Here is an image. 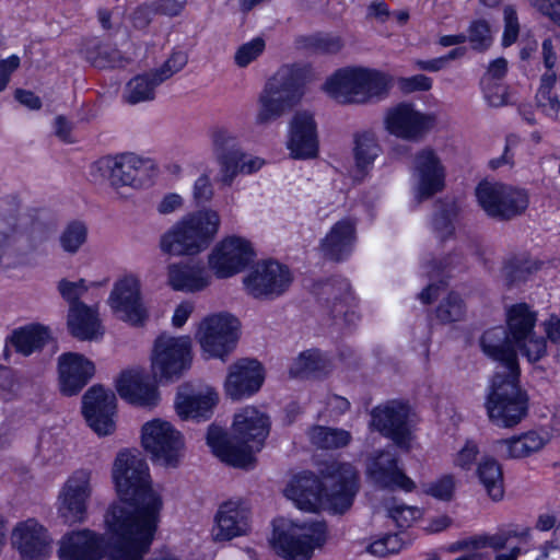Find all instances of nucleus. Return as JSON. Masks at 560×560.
<instances>
[{
    "mask_svg": "<svg viewBox=\"0 0 560 560\" xmlns=\"http://www.w3.org/2000/svg\"><path fill=\"white\" fill-rule=\"evenodd\" d=\"M108 171L113 187H140L147 174L149 161H144L133 153H122L115 158H106L100 162Z\"/></svg>",
    "mask_w": 560,
    "mask_h": 560,
    "instance_id": "obj_29",
    "label": "nucleus"
},
{
    "mask_svg": "<svg viewBox=\"0 0 560 560\" xmlns=\"http://www.w3.org/2000/svg\"><path fill=\"white\" fill-rule=\"evenodd\" d=\"M288 149L294 159H313L318 154L317 124L314 114L298 110L290 120Z\"/></svg>",
    "mask_w": 560,
    "mask_h": 560,
    "instance_id": "obj_25",
    "label": "nucleus"
},
{
    "mask_svg": "<svg viewBox=\"0 0 560 560\" xmlns=\"http://www.w3.org/2000/svg\"><path fill=\"white\" fill-rule=\"evenodd\" d=\"M142 445L152 459L176 466L183 447L182 435L167 421L154 419L142 427Z\"/></svg>",
    "mask_w": 560,
    "mask_h": 560,
    "instance_id": "obj_16",
    "label": "nucleus"
},
{
    "mask_svg": "<svg viewBox=\"0 0 560 560\" xmlns=\"http://www.w3.org/2000/svg\"><path fill=\"white\" fill-rule=\"evenodd\" d=\"M355 243V225L349 219L336 222L320 242V249L325 258L332 261L347 259Z\"/></svg>",
    "mask_w": 560,
    "mask_h": 560,
    "instance_id": "obj_32",
    "label": "nucleus"
},
{
    "mask_svg": "<svg viewBox=\"0 0 560 560\" xmlns=\"http://www.w3.org/2000/svg\"><path fill=\"white\" fill-rule=\"evenodd\" d=\"M542 14L560 26V0H529Z\"/></svg>",
    "mask_w": 560,
    "mask_h": 560,
    "instance_id": "obj_64",
    "label": "nucleus"
},
{
    "mask_svg": "<svg viewBox=\"0 0 560 560\" xmlns=\"http://www.w3.org/2000/svg\"><path fill=\"white\" fill-rule=\"evenodd\" d=\"M413 176L417 179L415 197L418 202L430 199L444 188L445 171L431 149H423L416 155Z\"/></svg>",
    "mask_w": 560,
    "mask_h": 560,
    "instance_id": "obj_24",
    "label": "nucleus"
},
{
    "mask_svg": "<svg viewBox=\"0 0 560 560\" xmlns=\"http://www.w3.org/2000/svg\"><path fill=\"white\" fill-rule=\"evenodd\" d=\"M472 49L483 51L492 44L489 24L485 20L474 21L468 27V36Z\"/></svg>",
    "mask_w": 560,
    "mask_h": 560,
    "instance_id": "obj_50",
    "label": "nucleus"
},
{
    "mask_svg": "<svg viewBox=\"0 0 560 560\" xmlns=\"http://www.w3.org/2000/svg\"><path fill=\"white\" fill-rule=\"evenodd\" d=\"M482 352L499 363L498 372L503 374L521 373L517 346L505 327L495 326L486 330L480 337Z\"/></svg>",
    "mask_w": 560,
    "mask_h": 560,
    "instance_id": "obj_23",
    "label": "nucleus"
},
{
    "mask_svg": "<svg viewBox=\"0 0 560 560\" xmlns=\"http://www.w3.org/2000/svg\"><path fill=\"white\" fill-rule=\"evenodd\" d=\"M371 425L384 436L389 438L401 450H410L411 432L408 427V405L390 400L375 407L371 412Z\"/></svg>",
    "mask_w": 560,
    "mask_h": 560,
    "instance_id": "obj_18",
    "label": "nucleus"
},
{
    "mask_svg": "<svg viewBox=\"0 0 560 560\" xmlns=\"http://www.w3.org/2000/svg\"><path fill=\"white\" fill-rule=\"evenodd\" d=\"M384 122L390 135L407 141H419L434 127L436 118L433 114L415 109L410 103H400L387 110Z\"/></svg>",
    "mask_w": 560,
    "mask_h": 560,
    "instance_id": "obj_17",
    "label": "nucleus"
},
{
    "mask_svg": "<svg viewBox=\"0 0 560 560\" xmlns=\"http://www.w3.org/2000/svg\"><path fill=\"white\" fill-rule=\"evenodd\" d=\"M249 295L258 300H275L292 283L289 268L275 260L258 262L243 280Z\"/></svg>",
    "mask_w": 560,
    "mask_h": 560,
    "instance_id": "obj_13",
    "label": "nucleus"
},
{
    "mask_svg": "<svg viewBox=\"0 0 560 560\" xmlns=\"http://www.w3.org/2000/svg\"><path fill=\"white\" fill-rule=\"evenodd\" d=\"M476 197L486 214L497 221H510L522 215L529 203L525 190L501 183H479Z\"/></svg>",
    "mask_w": 560,
    "mask_h": 560,
    "instance_id": "obj_9",
    "label": "nucleus"
},
{
    "mask_svg": "<svg viewBox=\"0 0 560 560\" xmlns=\"http://www.w3.org/2000/svg\"><path fill=\"white\" fill-rule=\"evenodd\" d=\"M312 444L323 450H336L347 446L351 441L349 431L338 428L316 425L310 432Z\"/></svg>",
    "mask_w": 560,
    "mask_h": 560,
    "instance_id": "obj_46",
    "label": "nucleus"
},
{
    "mask_svg": "<svg viewBox=\"0 0 560 560\" xmlns=\"http://www.w3.org/2000/svg\"><path fill=\"white\" fill-rule=\"evenodd\" d=\"M436 210L432 218V229L436 236L444 241L453 236L455 232L454 222L459 214V207L453 200L438 201Z\"/></svg>",
    "mask_w": 560,
    "mask_h": 560,
    "instance_id": "obj_45",
    "label": "nucleus"
},
{
    "mask_svg": "<svg viewBox=\"0 0 560 560\" xmlns=\"http://www.w3.org/2000/svg\"><path fill=\"white\" fill-rule=\"evenodd\" d=\"M11 541L22 560H45L51 552L52 539L35 518L18 523L12 530Z\"/></svg>",
    "mask_w": 560,
    "mask_h": 560,
    "instance_id": "obj_21",
    "label": "nucleus"
},
{
    "mask_svg": "<svg viewBox=\"0 0 560 560\" xmlns=\"http://www.w3.org/2000/svg\"><path fill=\"white\" fill-rule=\"evenodd\" d=\"M307 68L296 65L281 67L266 83L259 96V110L256 121L268 124L279 118L301 98Z\"/></svg>",
    "mask_w": 560,
    "mask_h": 560,
    "instance_id": "obj_6",
    "label": "nucleus"
},
{
    "mask_svg": "<svg viewBox=\"0 0 560 560\" xmlns=\"http://www.w3.org/2000/svg\"><path fill=\"white\" fill-rule=\"evenodd\" d=\"M397 83L404 93L425 92L432 88V79L424 74L399 78Z\"/></svg>",
    "mask_w": 560,
    "mask_h": 560,
    "instance_id": "obj_60",
    "label": "nucleus"
},
{
    "mask_svg": "<svg viewBox=\"0 0 560 560\" xmlns=\"http://www.w3.org/2000/svg\"><path fill=\"white\" fill-rule=\"evenodd\" d=\"M324 90L341 104H364L386 94L388 81L376 70L343 68L327 79Z\"/></svg>",
    "mask_w": 560,
    "mask_h": 560,
    "instance_id": "obj_7",
    "label": "nucleus"
},
{
    "mask_svg": "<svg viewBox=\"0 0 560 560\" xmlns=\"http://www.w3.org/2000/svg\"><path fill=\"white\" fill-rule=\"evenodd\" d=\"M557 82L555 72H546L540 78V85L536 93V104L547 115L557 114L560 109V101L558 95L552 92Z\"/></svg>",
    "mask_w": 560,
    "mask_h": 560,
    "instance_id": "obj_47",
    "label": "nucleus"
},
{
    "mask_svg": "<svg viewBox=\"0 0 560 560\" xmlns=\"http://www.w3.org/2000/svg\"><path fill=\"white\" fill-rule=\"evenodd\" d=\"M220 226L213 210H200L184 217L160 238V249L172 256H194L208 248Z\"/></svg>",
    "mask_w": 560,
    "mask_h": 560,
    "instance_id": "obj_4",
    "label": "nucleus"
},
{
    "mask_svg": "<svg viewBox=\"0 0 560 560\" xmlns=\"http://www.w3.org/2000/svg\"><path fill=\"white\" fill-rule=\"evenodd\" d=\"M67 325L70 334L79 340L97 339L104 334L96 312L85 304L70 306Z\"/></svg>",
    "mask_w": 560,
    "mask_h": 560,
    "instance_id": "obj_36",
    "label": "nucleus"
},
{
    "mask_svg": "<svg viewBox=\"0 0 560 560\" xmlns=\"http://www.w3.org/2000/svg\"><path fill=\"white\" fill-rule=\"evenodd\" d=\"M269 429V417L247 406L234 416L231 438L226 436L222 428L211 424L207 432V444L222 462L248 469L254 466V453L261 450Z\"/></svg>",
    "mask_w": 560,
    "mask_h": 560,
    "instance_id": "obj_3",
    "label": "nucleus"
},
{
    "mask_svg": "<svg viewBox=\"0 0 560 560\" xmlns=\"http://www.w3.org/2000/svg\"><path fill=\"white\" fill-rule=\"evenodd\" d=\"M381 148L376 138L371 132L355 133L353 154L355 160L357 171L365 175L368 168L373 164L374 160L378 156Z\"/></svg>",
    "mask_w": 560,
    "mask_h": 560,
    "instance_id": "obj_44",
    "label": "nucleus"
},
{
    "mask_svg": "<svg viewBox=\"0 0 560 560\" xmlns=\"http://www.w3.org/2000/svg\"><path fill=\"white\" fill-rule=\"evenodd\" d=\"M188 61V56L184 51H174L170 58L152 73L163 83L175 73L180 71Z\"/></svg>",
    "mask_w": 560,
    "mask_h": 560,
    "instance_id": "obj_52",
    "label": "nucleus"
},
{
    "mask_svg": "<svg viewBox=\"0 0 560 560\" xmlns=\"http://www.w3.org/2000/svg\"><path fill=\"white\" fill-rule=\"evenodd\" d=\"M477 476L492 500L499 501L503 498V471L497 459L489 456L482 457L477 467Z\"/></svg>",
    "mask_w": 560,
    "mask_h": 560,
    "instance_id": "obj_42",
    "label": "nucleus"
},
{
    "mask_svg": "<svg viewBox=\"0 0 560 560\" xmlns=\"http://www.w3.org/2000/svg\"><path fill=\"white\" fill-rule=\"evenodd\" d=\"M455 490V479L452 475H444L425 486L424 492L438 500L450 501Z\"/></svg>",
    "mask_w": 560,
    "mask_h": 560,
    "instance_id": "obj_53",
    "label": "nucleus"
},
{
    "mask_svg": "<svg viewBox=\"0 0 560 560\" xmlns=\"http://www.w3.org/2000/svg\"><path fill=\"white\" fill-rule=\"evenodd\" d=\"M215 158L238 149L236 137L224 128H217L211 133Z\"/></svg>",
    "mask_w": 560,
    "mask_h": 560,
    "instance_id": "obj_54",
    "label": "nucleus"
},
{
    "mask_svg": "<svg viewBox=\"0 0 560 560\" xmlns=\"http://www.w3.org/2000/svg\"><path fill=\"white\" fill-rule=\"evenodd\" d=\"M339 284L342 293L339 298H335L331 316L334 319H338L342 316L345 322H352L357 318V315L354 312H350L347 306L348 300L350 299V285L346 280H341Z\"/></svg>",
    "mask_w": 560,
    "mask_h": 560,
    "instance_id": "obj_57",
    "label": "nucleus"
},
{
    "mask_svg": "<svg viewBox=\"0 0 560 560\" xmlns=\"http://www.w3.org/2000/svg\"><path fill=\"white\" fill-rule=\"evenodd\" d=\"M246 155L238 148L232 152L217 158L222 173V183L230 186L238 173L250 174L262 166V161L258 158L245 161Z\"/></svg>",
    "mask_w": 560,
    "mask_h": 560,
    "instance_id": "obj_40",
    "label": "nucleus"
},
{
    "mask_svg": "<svg viewBox=\"0 0 560 560\" xmlns=\"http://www.w3.org/2000/svg\"><path fill=\"white\" fill-rule=\"evenodd\" d=\"M327 539V526L323 521L292 523L288 530L275 527L272 544L278 553L288 560H310L314 549Z\"/></svg>",
    "mask_w": 560,
    "mask_h": 560,
    "instance_id": "obj_8",
    "label": "nucleus"
},
{
    "mask_svg": "<svg viewBox=\"0 0 560 560\" xmlns=\"http://www.w3.org/2000/svg\"><path fill=\"white\" fill-rule=\"evenodd\" d=\"M192 197L196 205H205L213 197V187L210 177L207 174L199 176L192 189Z\"/></svg>",
    "mask_w": 560,
    "mask_h": 560,
    "instance_id": "obj_62",
    "label": "nucleus"
},
{
    "mask_svg": "<svg viewBox=\"0 0 560 560\" xmlns=\"http://www.w3.org/2000/svg\"><path fill=\"white\" fill-rule=\"evenodd\" d=\"M80 52L89 63L98 69L120 67L125 61L120 50L98 38L85 39Z\"/></svg>",
    "mask_w": 560,
    "mask_h": 560,
    "instance_id": "obj_38",
    "label": "nucleus"
},
{
    "mask_svg": "<svg viewBox=\"0 0 560 560\" xmlns=\"http://www.w3.org/2000/svg\"><path fill=\"white\" fill-rule=\"evenodd\" d=\"M479 454L478 445L474 441H467L457 453L455 465L463 469H470Z\"/></svg>",
    "mask_w": 560,
    "mask_h": 560,
    "instance_id": "obj_63",
    "label": "nucleus"
},
{
    "mask_svg": "<svg viewBox=\"0 0 560 560\" xmlns=\"http://www.w3.org/2000/svg\"><path fill=\"white\" fill-rule=\"evenodd\" d=\"M520 374L495 372L485 407L490 422L499 428H514L527 416L528 395L520 386Z\"/></svg>",
    "mask_w": 560,
    "mask_h": 560,
    "instance_id": "obj_5",
    "label": "nucleus"
},
{
    "mask_svg": "<svg viewBox=\"0 0 560 560\" xmlns=\"http://www.w3.org/2000/svg\"><path fill=\"white\" fill-rule=\"evenodd\" d=\"M160 84H162L161 81L152 71L138 74L127 83L124 100L130 105L153 101L155 98V89Z\"/></svg>",
    "mask_w": 560,
    "mask_h": 560,
    "instance_id": "obj_43",
    "label": "nucleus"
},
{
    "mask_svg": "<svg viewBox=\"0 0 560 560\" xmlns=\"http://www.w3.org/2000/svg\"><path fill=\"white\" fill-rule=\"evenodd\" d=\"M329 362L317 349H310L299 354L292 362L289 374L294 378H308L327 373Z\"/></svg>",
    "mask_w": 560,
    "mask_h": 560,
    "instance_id": "obj_41",
    "label": "nucleus"
},
{
    "mask_svg": "<svg viewBox=\"0 0 560 560\" xmlns=\"http://www.w3.org/2000/svg\"><path fill=\"white\" fill-rule=\"evenodd\" d=\"M255 257L252 244L238 236L224 238L209 255V267L220 278H229L242 271Z\"/></svg>",
    "mask_w": 560,
    "mask_h": 560,
    "instance_id": "obj_19",
    "label": "nucleus"
},
{
    "mask_svg": "<svg viewBox=\"0 0 560 560\" xmlns=\"http://www.w3.org/2000/svg\"><path fill=\"white\" fill-rule=\"evenodd\" d=\"M113 480L119 500L105 514V524L121 541L112 547V560H143L156 533L163 506L152 489L145 459L138 451L119 452L115 458Z\"/></svg>",
    "mask_w": 560,
    "mask_h": 560,
    "instance_id": "obj_1",
    "label": "nucleus"
},
{
    "mask_svg": "<svg viewBox=\"0 0 560 560\" xmlns=\"http://www.w3.org/2000/svg\"><path fill=\"white\" fill-rule=\"evenodd\" d=\"M240 322L230 314H217L207 317L200 324L197 334L205 352L213 358L223 359L236 346Z\"/></svg>",
    "mask_w": 560,
    "mask_h": 560,
    "instance_id": "obj_14",
    "label": "nucleus"
},
{
    "mask_svg": "<svg viewBox=\"0 0 560 560\" xmlns=\"http://www.w3.org/2000/svg\"><path fill=\"white\" fill-rule=\"evenodd\" d=\"M58 373L61 393L72 396L93 377L95 365L83 354L66 352L58 358Z\"/></svg>",
    "mask_w": 560,
    "mask_h": 560,
    "instance_id": "obj_28",
    "label": "nucleus"
},
{
    "mask_svg": "<svg viewBox=\"0 0 560 560\" xmlns=\"http://www.w3.org/2000/svg\"><path fill=\"white\" fill-rule=\"evenodd\" d=\"M366 476L382 489L397 487L410 492L416 488V483L398 467L397 455L388 450L376 451L369 457Z\"/></svg>",
    "mask_w": 560,
    "mask_h": 560,
    "instance_id": "obj_22",
    "label": "nucleus"
},
{
    "mask_svg": "<svg viewBox=\"0 0 560 560\" xmlns=\"http://www.w3.org/2000/svg\"><path fill=\"white\" fill-rule=\"evenodd\" d=\"M504 15V33L502 43L504 46H510L517 39L520 25L516 11L513 7L506 5L503 11Z\"/></svg>",
    "mask_w": 560,
    "mask_h": 560,
    "instance_id": "obj_59",
    "label": "nucleus"
},
{
    "mask_svg": "<svg viewBox=\"0 0 560 560\" xmlns=\"http://www.w3.org/2000/svg\"><path fill=\"white\" fill-rule=\"evenodd\" d=\"M262 382L261 364L257 360L242 359L229 369L225 393L233 400H238L258 392Z\"/></svg>",
    "mask_w": 560,
    "mask_h": 560,
    "instance_id": "obj_27",
    "label": "nucleus"
},
{
    "mask_svg": "<svg viewBox=\"0 0 560 560\" xmlns=\"http://www.w3.org/2000/svg\"><path fill=\"white\" fill-rule=\"evenodd\" d=\"M82 412L90 428L98 435L112 434L115 430L116 396L110 389L94 385L82 398Z\"/></svg>",
    "mask_w": 560,
    "mask_h": 560,
    "instance_id": "obj_20",
    "label": "nucleus"
},
{
    "mask_svg": "<svg viewBox=\"0 0 560 560\" xmlns=\"http://www.w3.org/2000/svg\"><path fill=\"white\" fill-rule=\"evenodd\" d=\"M108 539L84 528L65 534L59 540L58 558L60 560H102L104 556L110 559V550L116 544L129 548L128 542L121 541L106 525Z\"/></svg>",
    "mask_w": 560,
    "mask_h": 560,
    "instance_id": "obj_11",
    "label": "nucleus"
},
{
    "mask_svg": "<svg viewBox=\"0 0 560 560\" xmlns=\"http://www.w3.org/2000/svg\"><path fill=\"white\" fill-rule=\"evenodd\" d=\"M50 339L49 329L39 324H31L14 329L7 340L16 352L27 357L40 350Z\"/></svg>",
    "mask_w": 560,
    "mask_h": 560,
    "instance_id": "obj_37",
    "label": "nucleus"
},
{
    "mask_svg": "<svg viewBox=\"0 0 560 560\" xmlns=\"http://www.w3.org/2000/svg\"><path fill=\"white\" fill-rule=\"evenodd\" d=\"M419 510L408 505H394L388 509V515L392 517L398 527H408L411 522L419 515Z\"/></svg>",
    "mask_w": 560,
    "mask_h": 560,
    "instance_id": "obj_61",
    "label": "nucleus"
},
{
    "mask_svg": "<svg viewBox=\"0 0 560 560\" xmlns=\"http://www.w3.org/2000/svg\"><path fill=\"white\" fill-rule=\"evenodd\" d=\"M324 481L313 472H303L293 478L285 495L304 511H314L325 494L328 509L343 514L354 501L360 489L359 472L350 463L326 462L319 469Z\"/></svg>",
    "mask_w": 560,
    "mask_h": 560,
    "instance_id": "obj_2",
    "label": "nucleus"
},
{
    "mask_svg": "<svg viewBox=\"0 0 560 560\" xmlns=\"http://www.w3.org/2000/svg\"><path fill=\"white\" fill-rule=\"evenodd\" d=\"M88 240V228L81 221L70 222L60 234L61 248L68 254H77Z\"/></svg>",
    "mask_w": 560,
    "mask_h": 560,
    "instance_id": "obj_49",
    "label": "nucleus"
},
{
    "mask_svg": "<svg viewBox=\"0 0 560 560\" xmlns=\"http://www.w3.org/2000/svg\"><path fill=\"white\" fill-rule=\"evenodd\" d=\"M307 46L319 54H337L345 43L338 35L318 34L307 39Z\"/></svg>",
    "mask_w": 560,
    "mask_h": 560,
    "instance_id": "obj_51",
    "label": "nucleus"
},
{
    "mask_svg": "<svg viewBox=\"0 0 560 560\" xmlns=\"http://www.w3.org/2000/svg\"><path fill=\"white\" fill-rule=\"evenodd\" d=\"M546 442L547 440L544 435L536 431H528L509 439L494 441L493 450L502 459H518L539 452Z\"/></svg>",
    "mask_w": 560,
    "mask_h": 560,
    "instance_id": "obj_34",
    "label": "nucleus"
},
{
    "mask_svg": "<svg viewBox=\"0 0 560 560\" xmlns=\"http://www.w3.org/2000/svg\"><path fill=\"white\" fill-rule=\"evenodd\" d=\"M265 49V42L260 37H256L250 42L243 44L235 52L234 59L237 66L246 67Z\"/></svg>",
    "mask_w": 560,
    "mask_h": 560,
    "instance_id": "obj_55",
    "label": "nucleus"
},
{
    "mask_svg": "<svg viewBox=\"0 0 560 560\" xmlns=\"http://www.w3.org/2000/svg\"><path fill=\"white\" fill-rule=\"evenodd\" d=\"M511 538H522L528 540L530 538V528L525 527L522 530L500 529L492 535L482 534L474 536L463 541L456 542V546L453 547V550H460L466 548L480 549L488 547L499 551L506 547Z\"/></svg>",
    "mask_w": 560,
    "mask_h": 560,
    "instance_id": "obj_39",
    "label": "nucleus"
},
{
    "mask_svg": "<svg viewBox=\"0 0 560 560\" xmlns=\"http://www.w3.org/2000/svg\"><path fill=\"white\" fill-rule=\"evenodd\" d=\"M168 284L175 291L197 292L207 288L210 276L200 264H171L167 267Z\"/></svg>",
    "mask_w": 560,
    "mask_h": 560,
    "instance_id": "obj_35",
    "label": "nucleus"
},
{
    "mask_svg": "<svg viewBox=\"0 0 560 560\" xmlns=\"http://www.w3.org/2000/svg\"><path fill=\"white\" fill-rule=\"evenodd\" d=\"M116 389L122 399L136 406L151 408L160 400L156 385L141 371L122 372L117 380Z\"/></svg>",
    "mask_w": 560,
    "mask_h": 560,
    "instance_id": "obj_30",
    "label": "nucleus"
},
{
    "mask_svg": "<svg viewBox=\"0 0 560 560\" xmlns=\"http://www.w3.org/2000/svg\"><path fill=\"white\" fill-rule=\"evenodd\" d=\"M92 490L90 469H77L68 477L59 493V514L66 524L72 525L85 520Z\"/></svg>",
    "mask_w": 560,
    "mask_h": 560,
    "instance_id": "obj_15",
    "label": "nucleus"
},
{
    "mask_svg": "<svg viewBox=\"0 0 560 560\" xmlns=\"http://www.w3.org/2000/svg\"><path fill=\"white\" fill-rule=\"evenodd\" d=\"M58 291L70 306H74L75 304H84L79 300L88 291V287L85 285L84 279H80L75 282L61 279L58 282Z\"/></svg>",
    "mask_w": 560,
    "mask_h": 560,
    "instance_id": "obj_56",
    "label": "nucleus"
},
{
    "mask_svg": "<svg viewBox=\"0 0 560 560\" xmlns=\"http://www.w3.org/2000/svg\"><path fill=\"white\" fill-rule=\"evenodd\" d=\"M218 402V394L212 389L192 392L188 386L183 387L176 396L177 415L183 419L207 420L211 417Z\"/></svg>",
    "mask_w": 560,
    "mask_h": 560,
    "instance_id": "obj_31",
    "label": "nucleus"
},
{
    "mask_svg": "<svg viewBox=\"0 0 560 560\" xmlns=\"http://www.w3.org/2000/svg\"><path fill=\"white\" fill-rule=\"evenodd\" d=\"M530 272L532 267L521 259H511L503 267V275L509 285L524 281Z\"/></svg>",
    "mask_w": 560,
    "mask_h": 560,
    "instance_id": "obj_58",
    "label": "nucleus"
},
{
    "mask_svg": "<svg viewBox=\"0 0 560 560\" xmlns=\"http://www.w3.org/2000/svg\"><path fill=\"white\" fill-rule=\"evenodd\" d=\"M466 305L463 299L455 292L444 298L435 308V316L441 324H452L464 319Z\"/></svg>",
    "mask_w": 560,
    "mask_h": 560,
    "instance_id": "obj_48",
    "label": "nucleus"
},
{
    "mask_svg": "<svg viewBox=\"0 0 560 560\" xmlns=\"http://www.w3.org/2000/svg\"><path fill=\"white\" fill-rule=\"evenodd\" d=\"M249 511L240 502L229 501L221 504L217 515V540H230L245 534L248 529Z\"/></svg>",
    "mask_w": 560,
    "mask_h": 560,
    "instance_id": "obj_33",
    "label": "nucleus"
},
{
    "mask_svg": "<svg viewBox=\"0 0 560 560\" xmlns=\"http://www.w3.org/2000/svg\"><path fill=\"white\" fill-rule=\"evenodd\" d=\"M536 320V312L526 303H516L506 310V330L529 362L539 361L547 352L546 339L534 331Z\"/></svg>",
    "mask_w": 560,
    "mask_h": 560,
    "instance_id": "obj_12",
    "label": "nucleus"
},
{
    "mask_svg": "<svg viewBox=\"0 0 560 560\" xmlns=\"http://www.w3.org/2000/svg\"><path fill=\"white\" fill-rule=\"evenodd\" d=\"M191 341L189 337L159 336L154 341L151 357L155 380L173 381L191 365Z\"/></svg>",
    "mask_w": 560,
    "mask_h": 560,
    "instance_id": "obj_10",
    "label": "nucleus"
},
{
    "mask_svg": "<svg viewBox=\"0 0 560 560\" xmlns=\"http://www.w3.org/2000/svg\"><path fill=\"white\" fill-rule=\"evenodd\" d=\"M109 304L120 319L133 326L142 325L147 319V311L140 296V285L133 277H126L115 284Z\"/></svg>",
    "mask_w": 560,
    "mask_h": 560,
    "instance_id": "obj_26",
    "label": "nucleus"
}]
</instances>
